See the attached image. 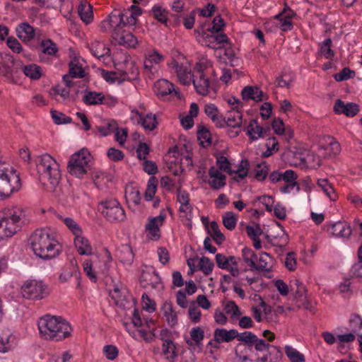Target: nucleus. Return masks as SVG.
I'll return each mask as SVG.
<instances>
[{
    "label": "nucleus",
    "instance_id": "nucleus-52",
    "mask_svg": "<svg viewBox=\"0 0 362 362\" xmlns=\"http://www.w3.org/2000/svg\"><path fill=\"white\" fill-rule=\"evenodd\" d=\"M177 192V200L181 204L180 211L185 212L191 207L189 205V194L185 190L182 191L180 189H178Z\"/></svg>",
    "mask_w": 362,
    "mask_h": 362
},
{
    "label": "nucleus",
    "instance_id": "nucleus-38",
    "mask_svg": "<svg viewBox=\"0 0 362 362\" xmlns=\"http://www.w3.org/2000/svg\"><path fill=\"white\" fill-rule=\"evenodd\" d=\"M118 257L124 264H131L134 260V255L129 245H122L118 251Z\"/></svg>",
    "mask_w": 362,
    "mask_h": 362
},
{
    "label": "nucleus",
    "instance_id": "nucleus-47",
    "mask_svg": "<svg viewBox=\"0 0 362 362\" xmlns=\"http://www.w3.org/2000/svg\"><path fill=\"white\" fill-rule=\"evenodd\" d=\"M57 217L62 221V222L75 236L82 234L81 227L73 218L69 217L64 218L61 215H57Z\"/></svg>",
    "mask_w": 362,
    "mask_h": 362
},
{
    "label": "nucleus",
    "instance_id": "nucleus-45",
    "mask_svg": "<svg viewBox=\"0 0 362 362\" xmlns=\"http://www.w3.org/2000/svg\"><path fill=\"white\" fill-rule=\"evenodd\" d=\"M317 185L331 200H335L337 199V196L335 193L334 189L332 185L329 182L327 179H319L317 180Z\"/></svg>",
    "mask_w": 362,
    "mask_h": 362
},
{
    "label": "nucleus",
    "instance_id": "nucleus-28",
    "mask_svg": "<svg viewBox=\"0 0 362 362\" xmlns=\"http://www.w3.org/2000/svg\"><path fill=\"white\" fill-rule=\"evenodd\" d=\"M164 59V57L156 50H153L145 55L144 66L145 69L151 71L155 64H158Z\"/></svg>",
    "mask_w": 362,
    "mask_h": 362
},
{
    "label": "nucleus",
    "instance_id": "nucleus-12",
    "mask_svg": "<svg viewBox=\"0 0 362 362\" xmlns=\"http://www.w3.org/2000/svg\"><path fill=\"white\" fill-rule=\"evenodd\" d=\"M110 296L115 304L122 309H129L132 305L129 300L131 296L124 287L115 285L113 289L110 291Z\"/></svg>",
    "mask_w": 362,
    "mask_h": 362
},
{
    "label": "nucleus",
    "instance_id": "nucleus-3",
    "mask_svg": "<svg viewBox=\"0 0 362 362\" xmlns=\"http://www.w3.org/2000/svg\"><path fill=\"white\" fill-rule=\"evenodd\" d=\"M37 327L40 337L45 340L61 341L71 335L72 327L61 316L47 314L39 319Z\"/></svg>",
    "mask_w": 362,
    "mask_h": 362
},
{
    "label": "nucleus",
    "instance_id": "nucleus-27",
    "mask_svg": "<svg viewBox=\"0 0 362 362\" xmlns=\"http://www.w3.org/2000/svg\"><path fill=\"white\" fill-rule=\"evenodd\" d=\"M222 49H223V56L221 54V51H219L218 57L220 58V62L233 67L238 66V59L231 47V44L230 45H225Z\"/></svg>",
    "mask_w": 362,
    "mask_h": 362
},
{
    "label": "nucleus",
    "instance_id": "nucleus-4",
    "mask_svg": "<svg viewBox=\"0 0 362 362\" xmlns=\"http://www.w3.org/2000/svg\"><path fill=\"white\" fill-rule=\"evenodd\" d=\"M36 163L40 182L48 189H54L62 177L59 163L48 153L39 156Z\"/></svg>",
    "mask_w": 362,
    "mask_h": 362
},
{
    "label": "nucleus",
    "instance_id": "nucleus-54",
    "mask_svg": "<svg viewBox=\"0 0 362 362\" xmlns=\"http://www.w3.org/2000/svg\"><path fill=\"white\" fill-rule=\"evenodd\" d=\"M332 44V41L329 37L320 44V52L327 59H332L334 56V52L331 49Z\"/></svg>",
    "mask_w": 362,
    "mask_h": 362
},
{
    "label": "nucleus",
    "instance_id": "nucleus-58",
    "mask_svg": "<svg viewBox=\"0 0 362 362\" xmlns=\"http://www.w3.org/2000/svg\"><path fill=\"white\" fill-rule=\"evenodd\" d=\"M274 18L279 21L278 25L283 32H288L293 28V25L289 19L283 16V13H278L274 16Z\"/></svg>",
    "mask_w": 362,
    "mask_h": 362
},
{
    "label": "nucleus",
    "instance_id": "nucleus-25",
    "mask_svg": "<svg viewBox=\"0 0 362 362\" xmlns=\"http://www.w3.org/2000/svg\"><path fill=\"white\" fill-rule=\"evenodd\" d=\"M74 245L81 255H90L93 253V249L88 240L81 235L75 236Z\"/></svg>",
    "mask_w": 362,
    "mask_h": 362
},
{
    "label": "nucleus",
    "instance_id": "nucleus-10",
    "mask_svg": "<svg viewBox=\"0 0 362 362\" xmlns=\"http://www.w3.org/2000/svg\"><path fill=\"white\" fill-rule=\"evenodd\" d=\"M192 82L197 93L202 95H206L209 93L210 83L209 78L206 76L202 66L198 64L192 74Z\"/></svg>",
    "mask_w": 362,
    "mask_h": 362
},
{
    "label": "nucleus",
    "instance_id": "nucleus-19",
    "mask_svg": "<svg viewBox=\"0 0 362 362\" xmlns=\"http://www.w3.org/2000/svg\"><path fill=\"white\" fill-rule=\"evenodd\" d=\"M42 54L39 57L41 62H45V55L52 57H58L59 48L57 44L50 39L42 40L40 43Z\"/></svg>",
    "mask_w": 362,
    "mask_h": 362
},
{
    "label": "nucleus",
    "instance_id": "nucleus-15",
    "mask_svg": "<svg viewBox=\"0 0 362 362\" xmlns=\"http://www.w3.org/2000/svg\"><path fill=\"white\" fill-rule=\"evenodd\" d=\"M161 284V279L156 270L143 271L140 276V284L144 288L151 286L156 288Z\"/></svg>",
    "mask_w": 362,
    "mask_h": 362
},
{
    "label": "nucleus",
    "instance_id": "nucleus-41",
    "mask_svg": "<svg viewBox=\"0 0 362 362\" xmlns=\"http://www.w3.org/2000/svg\"><path fill=\"white\" fill-rule=\"evenodd\" d=\"M24 74L33 80H37L42 76L41 67L37 64H31L23 67Z\"/></svg>",
    "mask_w": 362,
    "mask_h": 362
},
{
    "label": "nucleus",
    "instance_id": "nucleus-30",
    "mask_svg": "<svg viewBox=\"0 0 362 362\" xmlns=\"http://www.w3.org/2000/svg\"><path fill=\"white\" fill-rule=\"evenodd\" d=\"M136 112L139 117V120L138 122L141 123L146 130L153 131L157 127L158 122L155 115L148 113L146 115H144L143 114L139 113L138 111Z\"/></svg>",
    "mask_w": 362,
    "mask_h": 362
},
{
    "label": "nucleus",
    "instance_id": "nucleus-49",
    "mask_svg": "<svg viewBox=\"0 0 362 362\" xmlns=\"http://www.w3.org/2000/svg\"><path fill=\"white\" fill-rule=\"evenodd\" d=\"M197 139L203 147L209 146L211 144V134L209 131L202 126L197 131Z\"/></svg>",
    "mask_w": 362,
    "mask_h": 362
},
{
    "label": "nucleus",
    "instance_id": "nucleus-55",
    "mask_svg": "<svg viewBox=\"0 0 362 362\" xmlns=\"http://www.w3.org/2000/svg\"><path fill=\"white\" fill-rule=\"evenodd\" d=\"M269 171V166L265 161H263L261 163H257L256 165L255 177L258 181H263L267 177Z\"/></svg>",
    "mask_w": 362,
    "mask_h": 362
},
{
    "label": "nucleus",
    "instance_id": "nucleus-56",
    "mask_svg": "<svg viewBox=\"0 0 362 362\" xmlns=\"http://www.w3.org/2000/svg\"><path fill=\"white\" fill-rule=\"evenodd\" d=\"M214 34L215 49L221 51L225 45H230V42L228 36L224 33Z\"/></svg>",
    "mask_w": 362,
    "mask_h": 362
},
{
    "label": "nucleus",
    "instance_id": "nucleus-43",
    "mask_svg": "<svg viewBox=\"0 0 362 362\" xmlns=\"http://www.w3.org/2000/svg\"><path fill=\"white\" fill-rule=\"evenodd\" d=\"M175 346L170 339H165L163 343V353L166 358L170 361H174L177 356L175 351Z\"/></svg>",
    "mask_w": 362,
    "mask_h": 362
},
{
    "label": "nucleus",
    "instance_id": "nucleus-8",
    "mask_svg": "<svg viewBox=\"0 0 362 362\" xmlns=\"http://www.w3.org/2000/svg\"><path fill=\"white\" fill-rule=\"evenodd\" d=\"M21 294L23 298L37 300L46 298L49 289L42 281L28 279L22 284Z\"/></svg>",
    "mask_w": 362,
    "mask_h": 362
},
{
    "label": "nucleus",
    "instance_id": "nucleus-17",
    "mask_svg": "<svg viewBox=\"0 0 362 362\" xmlns=\"http://www.w3.org/2000/svg\"><path fill=\"white\" fill-rule=\"evenodd\" d=\"M113 11H119L120 15L122 16L123 22L129 26L135 25L138 16L142 13L141 8L135 5L131 6L127 10H114Z\"/></svg>",
    "mask_w": 362,
    "mask_h": 362
},
{
    "label": "nucleus",
    "instance_id": "nucleus-29",
    "mask_svg": "<svg viewBox=\"0 0 362 362\" xmlns=\"http://www.w3.org/2000/svg\"><path fill=\"white\" fill-rule=\"evenodd\" d=\"M18 37L23 41H30L35 37V30L28 23H23L16 28Z\"/></svg>",
    "mask_w": 362,
    "mask_h": 362
},
{
    "label": "nucleus",
    "instance_id": "nucleus-9",
    "mask_svg": "<svg viewBox=\"0 0 362 362\" xmlns=\"http://www.w3.org/2000/svg\"><path fill=\"white\" fill-rule=\"evenodd\" d=\"M98 210L111 223L121 222L126 218L124 210L116 199L102 201Z\"/></svg>",
    "mask_w": 362,
    "mask_h": 362
},
{
    "label": "nucleus",
    "instance_id": "nucleus-48",
    "mask_svg": "<svg viewBox=\"0 0 362 362\" xmlns=\"http://www.w3.org/2000/svg\"><path fill=\"white\" fill-rule=\"evenodd\" d=\"M69 74L73 78H82L85 76V71L82 65L76 60L71 61L69 63Z\"/></svg>",
    "mask_w": 362,
    "mask_h": 362
},
{
    "label": "nucleus",
    "instance_id": "nucleus-31",
    "mask_svg": "<svg viewBox=\"0 0 362 362\" xmlns=\"http://www.w3.org/2000/svg\"><path fill=\"white\" fill-rule=\"evenodd\" d=\"M273 262L274 259L267 252H262L259 258L258 264L255 263L253 270L269 272L272 267Z\"/></svg>",
    "mask_w": 362,
    "mask_h": 362
},
{
    "label": "nucleus",
    "instance_id": "nucleus-44",
    "mask_svg": "<svg viewBox=\"0 0 362 362\" xmlns=\"http://www.w3.org/2000/svg\"><path fill=\"white\" fill-rule=\"evenodd\" d=\"M78 13L81 19L86 24L90 23L93 19V11L90 5L86 3H81L78 8Z\"/></svg>",
    "mask_w": 362,
    "mask_h": 362
},
{
    "label": "nucleus",
    "instance_id": "nucleus-57",
    "mask_svg": "<svg viewBox=\"0 0 362 362\" xmlns=\"http://www.w3.org/2000/svg\"><path fill=\"white\" fill-rule=\"evenodd\" d=\"M237 221L236 216L232 211H227L223 215V224L229 230L235 229Z\"/></svg>",
    "mask_w": 362,
    "mask_h": 362
},
{
    "label": "nucleus",
    "instance_id": "nucleus-53",
    "mask_svg": "<svg viewBox=\"0 0 362 362\" xmlns=\"http://www.w3.org/2000/svg\"><path fill=\"white\" fill-rule=\"evenodd\" d=\"M16 232L12 227L9 226L6 223L0 220V241L7 240L13 237Z\"/></svg>",
    "mask_w": 362,
    "mask_h": 362
},
{
    "label": "nucleus",
    "instance_id": "nucleus-6",
    "mask_svg": "<svg viewBox=\"0 0 362 362\" xmlns=\"http://www.w3.org/2000/svg\"><path fill=\"white\" fill-rule=\"evenodd\" d=\"M92 156L90 152L82 148L74 153L68 163L67 169L69 173L78 178H83L90 170Z\"/></svg>",
    "mask_w": 362,
    "mask_h": 362
},
{
    "label": "nucleus",
    "instance_id": "nucleus-32",
    "mask_svg": "<svg viewBox=\"0 0 362 362\" xmlns=\"http://www.w3.org/2000/svg\"><path fill=\"white\" fill-rule=\"evenodd\" d=\"M105 96L102 93L86 90L83 102L87 105H96L103 103Z\"/></svg>",
    "mask_w": 362,
    "mask_h": 362
},
{
    "label": "nucleus",
    "instance_id": "nucleus-5",
    "mask_svg": "<svg viewBox=\"0 0 362 362\" xmlns=\"http://www.w3.org/2000/svg\"><path fill=\"white\" fill-rule=\"evenodd\" d=\"M21 187L20 175L11 166L0 167V199L4 200Z\"/></svg>",
    "mask_w": 362,
    "mask_h": 362
},
{
    "label": "nucleus",
    "instance_id": "nucleus-39",
    "mask_svg": "<svg viewBox=\"0 0 362 362\" xmlns=\"http://www.w3.org/2000/svg\"><path fill=\"white\" fill-rule=\"evenodd\" d=\"M257 338V335L252 332L245 331L239 333L238 341L242 342L244 346H247L248 349L251 351L252 347H255Z\"/></svg>",
    "mask_w": 362,
    "mask_h": 362
},
{
    "label": "nucleus",
    "instance_id": "nucleus-24",
    "mask_svg": "<svg viewBox=\"0 0 362 362\" xmlns=\"http://www.w3.org/2000/svg\"><path fill=\"white\" fill-rule=\"evenodd\" d=\"M226 126L232 128H240L243 124V114L240 111L232 107L226 116Z\"/></svg>",
    "mask_w": 362,
    "mask_h": 362
},
{
    "label": "nucleus",
    "instance_id": "nucleus-22",
    "mask_svg": "<svg viewBox=\"0 0 362 362\" xmlns=\"http://www.w3.org/2000/svg\"><path fill=\"white\" fill-rule=\"evenodd\" d=\"M154 89L156 93L160 97L167 96L173 92H174L175 95L178 94V92H177L174 88V85L166 79L158 80L154 85Z\"/></svg>",
    "mask_w": 362,
    "mask_h": 362
},
{
    "label": "nucleus",
    "instance_id": "nucleus-20",
    "mask_svg": "<svg viewBox=\"0 0 362 362\" xmlns=\"http://www.w3.org/2000/svg\"><path fill=\"white\" fill-rule=\"evenodd\" d=\"M160 310L163 317L165 318L168 325L170 327H174L177 325V315L171 302L165 301L163 304Z\"/></svg>",
    "mask_w": 362,
    "mask_h": 362
},
{
    "label": "nucleus",
    "instance_id": "nucleus-40",
    "mask_svg": "<svg viewBox=\"0 0 362 362\" xmlns=\"http://www.w3.org/2000/svg\"><path fill=\"white\" fill-rule=\"evenodd\" d=\"M198 41L202 45L208 47L211 49H215L214 33L209 34L208 31L204 30H197Z\"/></svg>",
    "mask_w": 362,
    "mask_h": 362
},
{
    "label": "nucleus",
    "instance_id": "nucleus-16",
    "mask_svg": "<svg viewBox=\"0 0 362 362\" xmlns=\"http://www.w3.org/2000/svg\"><path fill=\"white\" fill-rule=\"evenodd\" d=\"M172 67L177 74L180 82L185 86H189L192 80L191 69L187 66L180 64L175 60L172 62Z\"/></svg>",
    "mask_w": 362,
    "mask_h": 362
},
{
    "label": "nucleus",
    "instance_id": "nucleus-63",
    "mask_svg": "<svg viewBox=\"0 0 362 362\" xmlns=\"http://www.w3.org/2000/svg\"><path fill=\"white\" fill-rule=\"evenodd\" d=\"M77 268H76L73 264L65 267L62 273L59 276V280L62 283L66 282L69 279L71 278L74 273L76 274Z\"/></svg>",
    "mask_w": 362,
    "mask_h": 362
},
{
    "label": "nucleus",
    "instance_id": "nucleus-11",
    "mask_svg": "<svg viewBox=\"0 0 362 362\" xmlns=\"http://www.w3.org/2000/svg\"><path fill=\"white\" fill-rule=\"evenodd\" d=\"M239 258L235 256L226 257L223 254L216 255V262L217 266L222 269L228 271L230 275L234 277H238L240 274V270L238 269Z\"/></svg>",
    "mask_w": 362,
    "mask_h": 362
},
{
    "label": "nucleus",
    "instance_id": "nucleus-34",
    "mask_svg": "<svg viewBox=\"0 0 362 362\" xmlns=\"http://www.w3.org/2000/svg\"><path fill=\"white\" fill-rule=\"evenodd\" d=\"M125 198L129 206L132 204L134 206H138L141 202L140 192L136 187L133 186L127 187L125 189Z\"/></svg>",
    "mask_w": 362,
    "mask_h": 362
},
{
    "label": "nucleus",
    "instance_id": "nucleus-35",
    "mask_svg": "<svg viewBox=\"0 0 362 362\" xmlns=\"http://www.w3.org/2000/svg\"><path fill=\"white\" fill-rule=\"evenodd\" d=\"M49 93L57 102L60 103L66 101L70 96L69 88L63 87L61 85H57L53 87Z\"/></svg>",
    "mask_w": 362,
    "mask_h": 362
},
{
    "label": "nucleus",
    "instance_id": "nucleus-50",
    "mask_svg": "<svg viewBox=\"0 0 362 362\" xmlns=\"http://www.w3.org/2000/svg\"><path fill=\"white\" fill-rule=\"evenodd\" d=\"M151 13L154 18L167 25L168 12L165 8L159 6H154L151 9Z\"/></svg>",
    "mask_w": 362,
    "mask_h": 362
},
{
    "label": "nucleus",
    "instance_id": "nucleus-33",
    "mask_svg": "<svg viewBox=\"0 0 362 362\" xmlns=\"http://www.w3.org/2000/svg\"><path fill=\"white\" fill-rule=\"evenodd\" d=\"M89 49L92 54L97 58H100L109 55L110 49L106 47L105 44L100 41H94L89 45Z\"/></svg>",
    "mask_w": 362,
    "mask_h": 362
},
{
    "label": "nucleus",
    "instance_id": "nucleus-36",
    "mask_svg": "<svg viewBox=\"0 0 362 362\" xmlns=\"http://www.w3.org/2000/svg\"><path fill=\"white\" fill-rule=\"evenodd\" d=\"M349 326L351 331L358 337V335L362 334V317L358 313H351L350 315L349 321Z\"/></svg>",
    "mask_w": 362,
    "mask_h": 362
},
{
    "label": "nucleus",
    "instance_id": "nucleus-23",
    "mask_svg": "<svg viewBox=\"0 0 362 362\" xmlns=\"http://www.w3.org/2000/svg\"><path fill=\"white\" fill-rule=\"evenodd\" d=\"M246 134L249 136L250 141H254L263 137L262 127L260 126L257 119H251L249 124L244 128Z\"/></svg>",
    "mask_w": 362,
    "mask_h": 362
},
{
    "label": "nucleus",
    "instance_id": "nucleus-51",
    "mask_svg": "<svg viewBox=\"0 0 362 362\" xmlns=\"http://www.w3.org/2000/svg\"><path fill=\"white\" fill-rule=\"evenodd\" d=\"M158 180L156 177H151L147 183V187L144 194V198L146 201H151L154 197L156 192Z\"/></svg>",
    "mask_w": 362,
    "mask_h": 362
},
{
    "label": "nucleus",
    "instance_id": "nucleus-2",
    "mask_svg": "<svg viewBox=\"0 0 362 362\" xmlns=\"http://www.w3.org/2000/svg\"><path fill=\"white\" fill-rule=\"evenodd\" d=\"M132 27L123 22L122 16L119 11H112L100 25V30L112 32L114 39L127 48H134L138 44L137 38L130 31Z\"/></svg>",
    "mask_w": 362,
    "mask_h": 362
},
{
    "label": "nucleus",
    "instance_id": "nucleus-1",
    "mask_svg": "<svg viewBox=\"0 0 362 362\" xmlns=\"http://www.w3.org/2000/svg\"><path fill=\"white\" fill-rule=\"evenodd\" d=\"M29 241L34 254L44 260L55 258L62 252L57 234L49 228L36 229Z\"/></svg>",
    "mask_w": 362,
    "mask_h": 362
},
{
    "label": "nucleus",
    "instance_id": "nucleus-61",
    "mask_svg": "<svg viewBox=\"0 0 362 362\" xmlns=\"http://www.w3.org/2000/svg\"><path fill=\"white\" fill-rule=\"evenodd\" d=\"M214 267V262L206 257H202L199 260V269L205 274L209 275Z\"/></svg>",
    "mask_w": 362,
    "mask_h": 362
},
{
    "label": "nucleus",
    "instance_id": "nucleus-13",
    "mask_svg": "<svg viewBox=\"0 0 362 362\" xmlns=\"http://www.w3.org/2000/svg\"><path fill=\"white\" fill-rule=\"evenodd\" d=\"M165 216L160 214L158 216L149 219L146 225V230L148 232V237L152 240H158L160 238V226H161L165 220Z\"/></svg>",
    "mask_w": 362,
    "mask_h": 362
},
{
    "label": "nucleus",
    "instance_id": "nucleus-21",
    "mask_svg": "<svg viewBox=\"0 0 362 362\" xmlns=\"http://www.w3.org/2000/svg\"><path fill=\"white\" fill-rule=\"evenodd\" d=\"M264 93L257 86H245L241 91V96L243 100H252L255 102H261L264 100Z\"/></svg>",
    "mask_w": 362,
    "mask_h": 362
},
{
    "label": "nucleus",
    "instance_id": "nucleus-26",
    "mask_svg": "<svg viewBox=\"0 0 362 362\" xmlns=\"http://www.w3.org/2000/svg\"><path fill=\"white\" fill-rule=\"evenodd\" d=\"M332 234L335 237L349 238L351 234L350 226L342 221H338L331 225Z\"/></svg>",
    "mask_w": 362,
    "mask_h": 362
},
{
    "label": "nucleus",
    "instance_id": "nucleus-64",
    "mask_svg": "<svg viewBox=\"0 0 362 362\" xmlns=\"http://www.w3.org/2000/svg\"><path fill=\"white\" fill-rule=\"evenodd\" d=\"M139 75V70L134 66V64L131 62L127 64V70H125L123 73V79L124 80H135Z\"/></svg>",
    "mask_w": 362,
    "mask_h": 362
},
{
    "label": "nucleus",
    "instance_id": "nucleus-46",
    "mask_svg": "<svg viewBox=\"0 0 362 362\" xmlns=\"http://www.w3.org/2000/svg\"><path fill=\"white\" fill-rule=\"evenodd\" d=\"M285 354L291 362H305V356L298 350L291 346L286 345L284 348Z\"/></svg>",
    "mask_w": 362,
    "mask_h": 362
},
{
    "label": "nucleus",
    "instance_id": "nucleus-37",
    "mask_svg": "<svg viewBox=\"0 0 362 362\" xmlns=\"http://www.w3.org/2000/svg\"><path fill=\"white\" fill-rule=\"evenodd\" d=\"M189 334L191 338L186 341L187 344L190 346H199L204 337V330L199 327H193L190 330Z\"/></svg>",
    "mask_w": 362,
    "mask_h": 362
},
{
    "label": "nucleus",
    "instance_id": "nucleus-62",
    "mask_svg": "<svg viewBox=\"0 0 362 362\" xmlns=\"http://www.w3.org/2000/svg\"><path fill=\"white\" fill-rule=\"evenodd\" d=\"M117 124L115 121H109L103 126L97 127L98 132L103 136H106L115 131Z\"/></svg>",
    "mask_w": 362,
    "mask_h": 362
},
{
    "label": "nucleus",
    "instance_id": "nucleus-59",
    "mask_svg": "<svg viewBox=\"0 0 362 362\" xmlns=\"http://www.w3.org/2000/svg\"><path fill=\"white\" fill-rule=\"evenodd\" d=\"M355 71L348 67L344 68L340 72L334 75L336 81L341 82L355 77Z\"/></svg>",
    "mask_w": 362,
    "mask_h": 362
},
{
    "label": "nucleus",
    "instance_id": "nucleus-7",
    "mask_svg": "<svg viewBox=\"0 0 362 362\" xmlns=\"http://www.w3.org/2000/svg\"><path fill=\"white\" fill-rule=\"evenodd\" d=\"M0 220L18 232L27 223L25 211L22 207L17 206L6 207L0 211Z\"/></svg>",
    "mask_w": 362,
    "mask_h": 362
},
{
    "label": "nucleus",
    "instance_id": "nucleus-14",
    "mask_svg": "<svg viewBox=\"0 0 362 362\" xmlns=\"http://www.w3.org/2000/svg\"><path fill=\"white\" fill-rule=\"evenodd\" d=\"M359 106L354 103H344L341 99H337L334 105V111L336 114H344L347 117H354L359 112Z\"/></svg>",
    "mask_w": 362,
    "mask_h": 362
},
{
    "label": "nucleus",
    "instance_id": "nucleus-18",
    "mask_svg": "<svg viewBox=\"0 0 362 362\" xmlns=\"http://www.w3.org/2000/svg\"><path fill=\"white\" fill-rule=\"evenodd\" d=\"M238 334L235 329L227 330L224 328H216L214 332V341L216 343H228L235 338L238 339Z\"/></svg>",
    "mask_w": 362,
    "mask_h": 362
},
{
    "label": "nucleus",
    "instance_id": "nucleus-42",
    "mask_svg": "<svg viewBox=\"0 0 362 362\" xmlns=\"http://www.w3.org/2000/svg\"><path fill=\"white\" fill-rule=\"evenodd\" d=\"M248 168L249 163L247 160H242L240 163L238 165V168L236 170H233V175H235L233 177V179L236 182H240L245 177L247 176L248 174Z\"/></svg>",
    "mask_w": 362,
    "mask_h": 362
},
{
    "label": "nucleus",
    "instance_id": "nucleus-60",
    "mask_svg": "<svg viewBox=\"0 0 362 362\" xmlns=\"http://www.w3.org/2000/svg\"><path fill=\"white\" fill-rule=\"evenodd\" d=\"M50 112L52 118L56 124H69L72 121V119L70 117L66 116L61 112L51 110Z\"/></svg>",
    "mask_w": 362,
    "mask_h": 362
}]
</instances>
